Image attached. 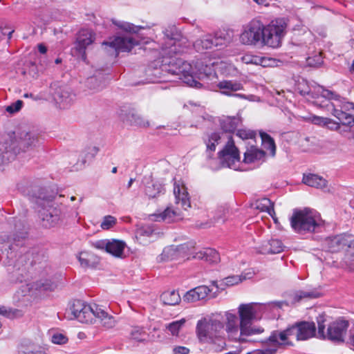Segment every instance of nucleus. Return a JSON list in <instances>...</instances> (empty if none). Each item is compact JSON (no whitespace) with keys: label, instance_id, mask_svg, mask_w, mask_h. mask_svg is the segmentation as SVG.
<instances>
[{"label":"nucleus","instance_id":"nucleus-1","mask_svg":"<svg viewBox=\"0 0 354 354\" xmlns=\"http://www.w3.org/2000/svg\"><path fill=\"white\" fill-rule=\"evenodd\" d=\"M164 33V42L161 46L162 60L158 61L160 70L171 75H177L185 84L191 87L200 88L202 84L198 82L205 78L216 77L215 66L217 62H197L194 66L182 59L173 56L180 52V35L174 27L166 28Z\"/></svg>","mask_w":354,"mask_h":354},{"label":"nucleus","instance_id":"nucleus-19","mask_svg":"<svg viewBox=\"0 0 354 354\" xmlns=\"http://www.w3.org/2000/svg\"><path fill=\"white\" fill-rule=\"evenodd\" d=\"M174 195L175 203L180 205L184 210H187L191 207L190 198L187 187L183 182L175 181L174 183Z\"/></svg>","mask_w":354,"mask_h":354},{"label":"nucleus","instance_id":"nucleus-44","mask_svg":"<svg viewBox=\"0 0 354 354\" xmlns=\"http://www.w3.org/2000/svg\"><path fill=\"white\" fill-rule=\"evenodd\" d=\"M214 220L216 222H225L230 215V209L227 204L221 205L215 210Z\"/></svg>","mask_w":354,"mask_h":354},{"label":"nucleus","instance_id":"nucleus-16","mask_svg":"<svg viewBox=\"0 0 354 354\" xmlns=\"http://www.w3.org/2000/svg\"><path fill=\"white\" fill-rule=\"evenodd\" d=\"M95 40V33L91 29H81L76 37L75 50L79 53L82 59H86V49L91 45Z\"/></svg>","mask_w":354,"mask_h":354},{"label":"nucleus","instance_id":"nucleus-42","mask_svg":"<svg viewBox=\"0 0 354 354\" xmlns=\"http://www.w3.org/2000/svg\"><path fill=\"white\" fill-rule=\"evenodd\" d=\"M320 297V293L316 290H299L295 293L294 301H299L306 299H315Z\"/></svg>","mask_w":354,"mask_h":354},{"label":"nucleus","instance_id":"nucleus-35","mask_svg":"<svg viewBox=\"0 0 354 354\" xmlns=\"http://www.w3.org/2000/svg\"><path fill=\"white\" fill-rule=\"evenodd\" d=\"M96 318H98L102 326L106 328H112L115 326L116 320L112 315H109L101 306L99 308Z\"/></svg>","mask_w":354,"mask_h":354},{"label":"nucleus","instance_id":"nucleus-50","mask_svg":"<svg viewBox=\"0 0 354 354\" xmlns=\"http://www.w3.org/2000/svg\"><path fill=\"white\" fill-rule=\"evenodd\" d=\"M88 87L94 91H99L104 87L102 82L97 80L96 77H90L86 80Z\"/></svg>","mask_w":354,"mask_h":354},{"label":"nucleus","instance_id":"nucleus-48","mask_svg":"<svg viewBox=\"0 0 354 354\" xmlns=\"http://www.w3.org/2000/svg\"><path fill=\"white\" fill-rule=\"evenodd\" d=\"M147 336L146 331L140 327L133 328L130 333L131 338L138 342L145 341Z\"/></svg>","mask_w":354,"mask_h":354},{"label":"nucleus","instance_id":"nucleus-12","mask_svg":"<svg viewBox=\"0 0 354 354\" xmlns=\"http://www.w3.org/2000/svg\"><path fill=\"white\" fill-rule=\"evenodd\" d=\"M263 24L259 20H252L240 35V41L246 45H255L262 40Z\"/></svg>","mask_w":354,"mask_h":354},{"label":"nucleus","instance_id":"nucleus-20","mask_svg":"<svg viewBox=\"0 0 354 354\" xmlns=\"http://www.w3.org/2000/svg\"><path fill=\"white\" fill-rule=\"evenodd\" d=\"M211 292L210 288L207 286H199L187 291L183 297V300L187 303H194L198 301H205Z\"/></svg>","mask_w":354,"mask_h":354},{"label":"nucleus","instance_id":"nucleus-27","mask_svg":"<svg viewBox=\"0 0 354 354\" xmlns=\"http://www.w3.org/2000/svg\"><path fill=\"white\" fill-rule=\"evenodd\" d=\"M193 258L203 260L209 263H216L220 261V255L218 252L210 248L199 250L195 253Z\"/></svg>","mask_w":354,"mask_h":354},{"label":"nucleus","instance_id":"nucleus-58","mask_svg":"<svg viewBox=\"0 0 354 354\" xmlns=\"http://www.w3.org/2000/svg\"><path fill=\"white\" fill-rule=\"evenodd\" d=\"M23 105V102L20 100L16 101L15 102L12 103L10 106H8L6 109V111L10 113H14L15 112L19 111Z\"/></svg>","mask_w":354,"mask_h":354},{"label":"nucleus","instance_id":"nucleus-57","mask_svg":"<svg viewBox=\"0 0 354 354\" xmlns=\"http://www.w3.org/2000/svg\"><path fill=\"white\" fill-rule=\"evenodd\" d=\"M52 342L56 344H63L67 342L68 338L66 335L56 333L52 335Z\"/></svg>","mask_w":354,"mask_h":354},{"label":"nucleus","instance_id":"nucleus-9","mask_svg":"<svg viewBox=\"0 0 354 354\" xmlns=\"http://www.w3.org/2000/svg\"><path fill=\"white\" fill-rule=\"evenodd\" d=\"M222 317L225 331L230 340L239 343H245L247 335L241 334V322L237 315L233 310H227L218 313Z\"/></svg>","mask_w":354,"mask_h":354},{"label":"nucleus","instance_id":"nucleus-29","mask_svg":"<svg viewBox=\"0 0 354 354\" xmlns=\"http://www.w3.org/2000/svg\"><path fill=\"white\" fill-rule=\"evenodd\" d=\"M57 280L55 277H48L46 278L40 279L35 282L32 288L42 290H54L57 288Z\"/></svg>","mask_w":354,"mask_h":354},{"label":"nucleus","instance_id":"nucleus-28","mask_svg":"<svg viewBox=\"0 0 354 354\" xmlns=\"http://www.w3.org/2000/svg\"><path fill=\"white\" fill-rule=\"evenodd\" d=\"M264 157V151L258 149L251 144L244 153L243 161L245 163H252L263 160Z\"/></svg>","mask_w":354,"mask_h":354},{"label":"nucleus","instance_id":"nucleus-56","mask_svg":"<svg viewBox=\"0 0 354 354\" xmlns=\"http://www.w3.org/2000/svg\"><path fill=\"white\" fill-rule=\"evenodd\" d=\"M281 61L272 57H263L262 64L263 67H275L278 66Z\"/></svg>","mask_w":354,"mask_h":354},{"label":"nucleus","instance_id":"nucleus-54","mask_svg":"<svg viewBox=\"0 0 354 354\" xmlns=\"http://www.w3.org/2000/svg\"><path fill=\"white\" fill-rule=\"evenodd\" d=\"M116 223V218L112 216H106L104 217L100 227L103 230H109Z\"/></svg>","mask_w":354,"mask_h":354},{"label":"nucleus","instance_id":"nucleus-14","mask_svg":"<svg viewBox=\"0 0 354 354\" xmlns=\"http://www.w3.org/2000/svg\"><path fill=\"white\" fill-rule=\"evenodd\" d=\"M139 44L140 41L136 37L131 35L115 37L111 41L102 43V45L105 46V49L109 47L113 49L116 55L120 52H129L135 46Z\"/></svg>","mask_w":354,"mask_h":354},{"label":"nucleus","instance_id":"nucleus-24","mask_svg":"<svg viewBox=\"0 0 354 354\" xmlns=\"http://www.w3.org/2000/svg\"><path fill=\"white\" fill-rule=\"evenodd\" d=\"M302 182L308 186L320 189L325 192H329L330 190L327 180L317 174H304Z\"/></svg>","mask_w":354,"mask_h":354},{"label":"nucleus","instance_id":"nucleus-13","mask_svg":"<svg viewBox=\"0 0 354 354\" xmlns=\"http://www.w3.org/2000/svg\"><path fill=\"white\" fill-rule=\"evenodd\" d=\"M335 95L336 96L334 97H326L328 101L333 100L334 102H329L326 106L327 108L332 107V115L342 123L349 115L346 111L354 109V103L346 101L345 98L342 97L336 93Z\"/></svg>","mask_w":354,"mask_h":354},{"label":"nucleus","instance_id":"nucleus-15","mask_svg":"<svg viewBox=\"0 0 354 354\" xmlns=\"http://www.w3.org/2000/svg\"><path fill=\"white\" fill-rule=\"evenodd\" d=\"M327 250L330 252H338L350 250L354 245V237L351 235L340 234L334 237L328 238L326 241Z\"/></svg>","mask_w":354,"mask_h":354},{"label":"nucleus","instance_id":"nucleus-34","mask_svg":"<svg viewBox=\"0 0 354 354\" xmlns=\"http://www.w3.org/2000/svg\"><path fill=\"white\" fill-rule=\"evenodd\" d=\"M80 266L84 268H88L94 266L96 263V257L91 252L82 251L77 255Z\"/></svg>","mask_w":354,"mask_h":354},{"label":"nucleus","instance_id":"nucleus-7","mask_svg":"<svg viewBox=\"0 0 354 354\" xmlns=\"http://www.w3.org/2000/svg\"><path fill=\"white\" fill-rule=\"evenodd\" d=\"M224 325L219 314H212L198 321L196 333L201 342H213L223 336Z\"/></svg>","mask_w":354,"mask_h":354},{"label":"nucleus","instance_id":"nucleus-55","mask_svg":"<svg viewBox=\"0 0 354 354\" xmlns=\"http://www.w3.org/2000/svg\"><path fill=\"white\" fill-rule=\"evenodd\" d=\"M317 324H318V337L319 338L326 339V334L324 332L325 325H324V316L319 315L317 317Z\"/></svg>","mask_w":354,"mask_h":354},{"label":"nucleus","instance_id":"nucleus-33","mask_svg":"<svg viewBox=\"0 0 354 354\" xmlns=\"http://www.w3.org/2000/svg\"><path fill=\"white\" fill-rule=\"evenodd\" d=\"M252 207L260 212H267L268 214H274V203L268 198H261L256 200Z\"/></svg>","mask_w":354,"mask_h":354},{"label":"nucleus","instance_id":"nucleus-46","mask_svg":"<svg viewBox=\"0 0 354 354\" xmlns=\"http://www.w3.org/2000/svg\"><path fill=\"white\" fill-rule=\"evenodd\" d=\"M252 277V274L247 273L245 274H241V275H233V276H229L227 277H225L223 279V283L226 286H231L234 285H236L239 283L241 282L243 280H245L247 279H250Z\"/></svg>","mask_w":354,"mask_h":354},{"label":"nucleus","instance_id":"nucleus-62","mask_svg":"<svg viewBox=\"0 0 354 354\" xmlns=\"http://www.w3.org/2000/svg\"><path fill=\"white\" fill-rule=\"evenodd\" d=\"M174 354H188L189 349L185 346H176L173 349Z\"/></svg>","mask_w":354,"mask_h":354},{"label":"nucleus","instance_id":"nucleus-5","mask_svg":"<svg viewBox=\"0 0 354 354\" xmlns=\"http://www.w3.org/2000/svg\"><path fill=\"white\" fill-rule=\"evenodd\" d=\"M290 223L295 233L304 235L318 232L324 222L318 212L305 207L302 209H294L290 218Z\"/></svg>","mask_w":354,"mask_h":354},{"label":"nucleus","instance_id":"nucleus-60","mask_svg":"<svg viewBox=\"0 0 354 354\" xmlns=\"http://www.w3.org/2000/svg\"><path fill=\"white\" fill-rule=\"evenodd\" d=\"M329 121L328 118L320 117V116H313L312 118V122L315 124L320 125V126H326V124Z\"/></svg>","mask_w":354,"mask_h":354},{"label":"nucleus","instance_id":"nucleus-64","mask_svg":"<svg viewBox=\"0 0 354 354\" xmlns=\"http://www.w3.org/2000/svg\"><path fill=\"white\" fill-rule=\"evenodd\" d=\"M328 129L332 130H337L339 128V124L338 122L333 121L332 119L329 118V121L326 124V126Z\"/></svg>","mask_w":354,"mask_h":354},{"label":"nucleus","instance_id":"nucleus-51","mask_svg":"<svg viewBox=\"0 0 354 354\" xmlns=\"http://www.w3.org/2000/svg\"><path fill=\"white\" fill-rule=\"evenodd\" d=\"M236 136L242 140H251L253 141L256 133L252 130L241 129L237 131Z\"/></svg>","mask_w":354,"mask_h":354},{"label":"nucleus","instance_id":"nucleus-26","mask_svg":"<svg viewBox=\"0 0 354 354\" xmlns=\"http://www.w3.org/2000/svg\"><path fill=\"white\" fill-rule=\"evenodd\" d=\"M262 348L256 349L247 354H275L280 348L277 341L271 339V335L266 339L261 342Z\"/></svg>","mask_w":354,"mask_h":354},{"label":"nucleus","instance_id":"nucleus-31","mask_svg":"<svg viewBox=\"0 0 354 354\" xmlns=\"http://www.w3.org/2000/svg\"><path fill=\"white\" fill-rule=\"evenodd\" d=\"M283 248L284 245L281 240L273 239L262 245L261 252L263 254H278L281 252Z\"/></svg>","mask_w":354,"mask_h":354},{"label":"nucleus","instance_id":"nucleus-3","mask_svg":"<svg viewBox=\"0 0 354 354\" xmlns=\"http://www.w3.org/2000/svg\"><path fill=\"white\" fill-rule=\"evenodd\" d=\"M227 140L223 149L218 153V158L222 167L236 169V163L240 161V155L234 141L227 135L221 132H212L203 137V142L206 146L205 155L207 158L211 159L217 145Z\"/></svg>","mask_w":354,"mask_h":354},{"label":"nucleus","instance_id":"nucleus-53","mask_svg":"<svg viewBox=\"0 0 354 354\" xmlns=\"http://www.w3.org/2000/svg\"><path fill=\"white\" fill-rule=\"evenodd\" d=\"M344 259L348 268L354 271V244L353 247H351L350 250H346Z\"/></svg>","mask_w":354,"mask_h":354},{"label":"nucleus","instance_id":"nucleus-18","mask_svg":"<svg viewBox=\"0 0 354 354\" xmlns=\"http://www.w3.org/2000/svg\"><path fill=\"white\" fill-rule=\"evenodd\" d=\"M189 249L188 244H182L180 245H170L164 248L162 254H160V259L162 261H172L179 259L180 258L189 259L187 254Z\"/></svg>","mask_w":354,"mask_h":354},{"label":"nucleus","instance_id":"nucleus-63","mask_svg":"<svg viewBox=\"0 0 354 354\" xmlns=\"http://www.w3.org/2000/svg\"><path fill=\"white\" fill-rule=\"evenodd\" d=\"M236 97H239V98L244 99V100H248L249 101H258L259 100V97L254 95H245L244 94L240 93V94H236Z\"/></svg>","mask_w":354,"mask_h":354},{"label":"nucleus","instance_id":"nucleus-10","mask_svg":"<svg viewBox=\"0 0 354 354\" xmlns=\"http://www.w3.org/2000/svg\"><path fill=\"white\" fill-rule=\"evenodd\" d=\"M286 24L282 19H278L272 21L268 25H263L262 41L265 45L271 48H278L281 44V39L284 36Z\"/></svg>","mask_w":354,"mask_h":354},{"label":"nucleus","instance_id":"nucleus-47","mask_svg":"<svg viewBox=\"0 0 354 354\" xmlns=\"http://www.w3.org/2000/svg\"><path fill=\"white\" fill-rule=\"evenodd\" d=\"M113 23L119 28L129 32L137 33L140 30L144 28L142 26H136L132 24L125 21H113Z\"/></svg>","mask_w":354,"mask_h":354},{"label":"nucleus","instance_id":"nucleus-2","mask_svg":"<svg viewBox=\"0 0 354 354\" xmlns=\"http://www.w3.org/2000/svg\"><path fill=\"white\" fill-rule=\"evenodd\" d=\"M38 142V136L32 131L17 129L6 133L0 138V165L32 149Z\"/></svg>","mask_w":354,"mask_h":354},{"label":"nucleus","instance_id":"nucleus-21","mask_svg":"<svg viewBox=\"0 0 354 354\" xmlns=\"http://www.w3.org/2000/svg\"><path fill=\"white\" fill-rule=\"evenodd\" d=\"M216 86L221 94L230 97H236L237 94L236 92L242 90L243 88L240 82L228 80L220 81Z\"/></svg>","mask_w":354,"mask_h":354},{"label":"nucleus","instance_id":"nucleus-38","mask_svg":"<svg viewBox=\"0 0 354 354\" xmlns=\"http://www.w3.org/2000/svg\"><path fill=\"white\" fill-rule=\"evenodd\" d=\"M161 301L165 305L175 306L178 304L181 300L179 293L176 290H167L160 296Z\"/></svg>","mask_w":354,"mask_h":354},{"label":"nucleus","instance_id":"nucleus-17","mask_svg":"<svg viewBox=\"0 0 354 354\" xmlns=\"http://www.w3.org/2000/svg\"><path fill=\"white\" fill-rule=\"evenodd\" d=\"M348 327L346 320L338 319L331 323L327 329L326 338L337 342H343Z\"/></svg>","mask_w":354,"mask_h":354},{"label":"nucleus","instance_id":"nucleus-30","mask_svg":"<svg viewBox=\"0 0 354 354\" xmlns=\"http://www.w3.org/2000/svg\"><path fill=\"white\" fill-rule=\"evenodd\" d=\"M241 119L238 117H227L222 120L221 122V126L223 131L220 132L225 133L232 139L230 133L236 130L237 127L241 124Z\"/></svg>","mask_w":354,"mask_h":354},{"label":"nucleus","instance_id":"nucleus-52","mask_svg":"<svg viewBox=\"0 0 354 354\" xmlns=\"http://www.w3.org/2000/svg\"><path fill=\"white\" fill-rule=\"evenodd\" d=\"M306 62L308 66L313 67L319 66L323 63V57L322 56V53H318L315 55L313 57H308L306 59Z\"/></svg>","mask_w":354,"mask_h":354},{"label":"nucleus","instance_id":"nucleus-37","mask_svg":"<svg viewBox=\"0 0 354 354\" xmlns=\"http://www.w3.org/2000/svg\"><path fill=\"white\" fill-rule=\"evenodd\" d=\"M121 118L124 121L126 120L132 124H135L139 127H146L149 125L148 121L145 120L142 117L134 111H130L128 114L124 115L122 114Z\"/></svg>","mask_w":354,"mask_h":354},{"label":"nucleus","instance_id":"nucleus-43","mask_svg":"<svg viewBox=\"0 0 354 354\" xmlns=\"http://www.w3.org/2000/svg\"><path fill=\"white\" fill-rule=\"evenodd\" d=\"M315 41L314 35L309 30L305 31L301 37L297 39V45L310 49V46Z\"/></svg>","mask_w":354,"mask_h":354},{"label":"nucleus","instance_id":"nucleus-25","mask_svg":"<svg viewBox=\"0 0 354 354\" xmlns=\"http://www.w3.org/2000/svg\"><path fill=\"white\" fill-rule=\"evenodd\" d=\"M99 308L100 306L95 304H88L85 303L82 314L79 315V322L86 324L93 323L99 311Z\"/></svg>","mask_w":354,"mask_h":354},{"label":"nucleus","instance_id":"nucleus-4","mask_svg":"<svg viewBox=\"0 0 354 354\" xmlns=\"http://www.w3.org/2000/svg\"><path fill=\"white\" fill-rule=\"evenodd\" d=\"M280 306L277 302L268 304H242L238 308V313L241 322V334L250 337L264 331L263 328L252 325V322L259 319L263 313L267 310L278 308Z\"/></svg>","mask_w":354,"mask_h":354},{"label":"nucleus","instance_id":"nucleus-41","mask_svg":"<svg viewBox=\"0 0 354 354\" xmlns=\"http://www.w3.org/2000/svg\"><path fill=\"white\" fill-rule=\"evenodd\" d=\"M260 136L264 149L268 151L270 153L274 156L276 153V145L273 138L265 132H260Z\"/></svg>","mask_w":354,"mask_h":354},{"label":"nucleus","instance_id":"nucleus-8","mask_svg":"<svg viewBox=\"0 0 354 354\" xmlns=\"http://www.w3.org/2000/svg\"><path fill=\"white\" fill-rule=\"evenodd\" d=\"M68 212V207L59 203L58 198L44 200L40 203L39 216L45 227H55L63 221Z\"/></svg>","mask_w":354,"mask_h":354},{"label":"nucleus","instance_id":"nucleus-22","mask_svg":"<svg viewBox=\"0 0 354 354\" xmlns=\"http://www.w3.org/2000/svg\"><path fill=\"white\" fill-rule=\"evenodd\" d=\"M142 183L145 186V192L149 198H156L165 191L163 185L161 183L153 181L151 175L145 176Z\"/></svg>","mask_w":354,"mask_h":354},{"label":"nucleus","instance_id":"nucleus-59","mask_svg":"<svg viewBox=\"0 0 354 354\" xmlns=\"http://www.w3.org/2000/svg\"><path fill=\"white\" fill-rule=\"evenodd\" d=\"M109 240H99L93 243V246L99 250H105L107 252Z\"/></svg>","mask_w":354,"mask_h":354},{"label":"nucleus","instance_id":"nucleus-6","mask_svg":"<svg viewBox=\"0 0 354 354\" xmlns=\"http://www.w3.org/2000/svg\"><path fill=\"white\" fill-rule=\"evenodd\" d=\"M316 327L314 322H301L283 330H274L271 333V339L277 341L279 347L292 346L290 338L295 337L297 341H304L315 335Z\"/></svg>","mask_w":354,"mask_h":354},{"label":"nucleus","instance_id":"nucleus-36","mask_svg":"<svg viewBox=\"0 0 354 354\" xmlns=\"http://www.w3.org/2000/svg\"><path fill=\"white\" fill-rule=\"evenodd\" d=\"M215 46H223L232 40V33L225 30H220L213 35Z\"/></svg>","mask_w":354,"mask_h":354},{"label":"nucleus","instance_id":"nucleus-39","mask_svg":"<svg viewBox=\"0 0 354 354\" xmlns=\"http://www.w3.org/2000/svg\"><path fill=\"white\" fill-rule=\"evenodd\" d=\"M194 46L197 51L212 48L213 46H215L213 35H207L203 36L201 39H197L194 41Z\"/></svg>","mask_w":354,"mask_h":354},{"label":"nucleus","instance_id":"nucleus-11","mask_svg":"<svg viewBox=\"0 0 354 354\" xmlns=\"http://www.w3.org/2000/svg\"><path fill=\"white\" fill-rule=\"evenodd\" d=\"M296 89L303 96L308 95L311 98L317 99L319 97L324 98L334 97L335 92L326 89L315 83L310 84L307 80L301 79L298 80Z\"/></svg>","mask_w":354,"mask_h":354},{"label":"nucleus","instance_id":"nucleus-49","mask_svg":"<svg viewBox=\"0 0 354 354\" xmlns=\"http://www.w3.org/2000/svg\"><path fill=\"white\" fill-rule=\"evenodd\" d=\"M185 323L186 319L185 318H182L169 324L167 328L172 335H178L180 330L183 327Z\"/></svg>","mask_w":354,"mask_h":354},{"label":"nucleus","instance_id":"nucleus-32","mask_svg":"<svg viewBox=\"0 0 354 354\" xmlns=\"http://www.w3.org/2000/svg\"><path fill=\"white\" fill-rule=\"evenodd\" d=\"M126 246L122 241L111 239L109 241L107 252L115 257L122 258Z\"/></svg>","mask_w":354,"mask_h":354},{"label":"nucleus","instance_id":"nucleus-40","mask_svg":"<svg viewBox=\"0 0 354 354\" xmlns=\"http://www.w3.org/2000/svg\"><path fill=\"white\" fill-rule=\"evenodd\" d=\"M85 303L81 300H76L73 301L70 308L67 310L66 313L69 319H76L79 321V315L82 313L84 309Z\"/></svg>","mask_w":354,"mask_h":354},{"label":"nucleus","instance_id":"nucleus-61","mask_svg":"<svg viewBox=\"0 0 354 354\" xmlns=\"http://www.w3.org/2000/svg\"><path fill=\"white\" fill-rule=\"evenodd\" d=\"M99 149L95 146H90L86 149V158L88 159L94 158L98 153Z\"/></svg>","mask_w":354,"mask_h":354},{"label":"nucleus","instance_id":"nucleus-45","mask_svg":"<svg viewBox=\"0 0 354 354\" xmlns=\"http://www.w3.org/2000/svg\"><path fill=\"white\" fill-rule=\"evenodd\" d=\"M157 233L156 232L153 226L145 225L140 227L136 232V237L141 239L144 237H149L152 239L156 237Z\"/></svg>","mask_w":354,"mask_h":354},{"label":"nucleus","instance_id":"nucleus-23","mask_svg":"<svg viewBox=\"0 0 354 354\" xmlns=\"http://www.w3.org/2000/svg\"><path fill=\"white\" fill-rule=\"evenodd\" d=\"M151 220L160 222L171 223L182 218L179 211L168 207L163 212L151 215Z\"/></svg>","mask_w":354,"mask_h":354}]
</instances>
